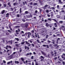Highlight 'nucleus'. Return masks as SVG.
<instances>
[{"instance_id":"f257e3e1","label":"nucleus","mask_w":65,"mask_h":65,"mask_svg":"<svg viewBox=\"0 0 65 65\" xmlns=\"http://www.w3.org/2000/svg\"><path fill=\"white\" fill-rule=\"evenodd\" d=\"M41 53L43 55H44L45 57H47V55H46V54L45 53H44L43 52V51H42Z\"/></svg>"},{"instance_id":"f03ea898","label":"nucleus","mask_w":65,"mask_h":65,"mask_svg":"<svg viewBox=\"0 0 65 65\" xmlns=\"http://www.w3.org/2000/svg\"><path fill=\"white\" fill-rule=\"evenodd\" d=\"M58 44H55V46H56V47L55 48L56 49H58L59 48V45H58Z\"/></svg>"},{"instance_id":"7ed1b4c3","label":"nucleus","mask_w":65,"mask_h":65,"mask_svg":"<svg viewBox=\"0 0 65 65\" xmlns=\"http://www.w3.org/2000/svg\"><path fill=\"white\" fill-rule=\"evenodd\" d=\"M25 28H27L28 27V24L27 23H25Z\"/></svg>"},{"instance_id":"20e7f679","label":"nucleus","mask_w":65,"mask_h":65,"mask_svg":"<svg viewBox=\"0 0 65 65\" xmlns=\"http://www.w3.org/2000/svg\"><path fill=\"white\" fill-rule=\"evenodd\" d=\"M22 3L23 4V5H25V4L26 5L27 4V2H26V1H25L24 2H22Z\"/></svg>"},{"instance_id":"39448f33","label":"nucleus","mask_w":65,"mask_h":65,"mask_svg":"<svg viewBox=\"0 0 65 65\" xmlns=\"http://www.w3.org/2000/svg\"><path fill=\"white\" fill-rule=\"evenodd\" d=\"M45 25L46 26V27H48L49 26H50V25L48 24L47 23H46V24Z\"/></svg>"},{"instance_id":"423d86ee","label":"nucleus","mask_w":65,"mask_h":65,"mask_svg":"<svg viewBox=\"0 0 65 65\" xmlns=\"http://www.w3.org/2000/svg\"><path fill=\"white\" fill-rule=\"evenodd\" d=\"M13 21H16V22H18V19L17 18H15L14 19Z\"/></svg>"},{"instance_id":"0eeeda50","label":"nucleus","mask_w":65,"mask_h":65,"mask_svg":"<svg viewBox=\"0 0 65 65\" xmlns=\"http://www.w3.org/2000/svg\"><path fill=\"white\" fill-rule=\"evenodd\" d=\"M52 20H53V21H55V22L56 23H58V22H57V20H56V19H52Z\"/></svg>"},{"instance_id":"6e6552de","label":"nucleus","mask_w":65,"mask_h":65,"mask_svg":"<svg viewBox=\"0 0 65 65\" xmlns=\"http://www.w3.org/2000/svg\"><path fill=\"white\" fill-rule=\"evenodd\" d=\"M39 3L41 5H42V2L41 0L39 1Z\"/></svg>"},{"instance_id":"1a4fd4ad","label":"nucleus","mask_w":65,"mask_h":65,"mask_svg":"<svg viewBox=\"0 0 65 65\" xmlns=\"http://www.w3.org/2000/svg\"><path fill=\"white\" fill-rule=\"evenodd\" d=\"M15 64H16V63H17V64H19V62L18 61H15Z\"/></svg>"},{"instance_id":"9d476101","label":"nucleus","mask_w":65,"mask_h":65,"mask_svg":"<svg viewBox=\"0 0 65 65\" xmlns=\"http://www.w3.org/2000/svg\"><path fill=\"white\" fill-rule=\"evenodd\" d=\"M5 12V10H4L2 11V14H4V13Z\"/></svg>"},{"instance_id":"9b49d317","label":"nucleus","mask_w":65,"mask_h":65,"mask_svg":"<svg viewBox=\"0 0 65 65\" xmlns=\"http://www.w3.org/2000/svg\"><path fill=\"white\" fill-rule=\"evenodd\" d=\"M15 40H17V41H19V39L18 38H15Z\"/></svg>"},{"instance_id":"f8f14e48","label":"nucleus","mask_w":65,"mask_h":65,"mask_svg":"<svg viewBox=\"0 0 65 65\" xmlns=\"http://www.w3.org/2000/svg\"><path fill=\"white\" fill-rule=\"evenodd\" d=\"M32 17V15H28V18H31V17Z\"/></svg>"},{"instance_id":"ddd939ff","label":"nucleus","mask_w":65,"mask_h":65,"mask_svg":"<svg viewBox=\"0 0 65 65\" xmlns=\"http://www.w3.org/2000/svg\"><path fill=\"white\" fill-rule=\"evenodd\" d=\"M53 46V45L52 44H50L49 45V47H52Z\"/></svg>"},{"instance_id":"4468645a","label":"nucleus","mask_w":65,"mask_h":65,"mask_svg":"<svg viewBox=\"0 0 65 65\" xmlns=\"http://www.w3.org/2000/svg\"><path fill=\"white\" fill-rule=\"evenodd\" d=\"M8 42H11V44H12V40H11L10 41H9Z\"/></svg>"},{"instance_id":"2eb2a0df","label":"nucleus","mask_w":65,"mask_h":65,"mask_svg":"<svg viewBox=\"0 0 65 65\" xmlns=\"http://www.w3.org/2000/svg\"><path fill=\"white\" fill-rule=\"evenodd\" d=\"M6 35L7 36L9 35V34L8 32H6Z\"/></svg>"},{"instance_id":"dca6fc26","label":"nucleus","mask_w":65,"mask_h":65,"mask_svg":"<svg viewBox=\"0 0 65 65\" xmlns=\"http://www.w3.org/2000/svg\"><path fill=\"white\" fill-rule=\"evenodd\" d=\"M28 34L29 35H31V33L30 32H28Z\"/></svg>"},{"instance_id":"f3484780","label":"nucleus","mask_w":65,"mask_h":65,"mask_svg":"<svg viewBox=\"0 0 65 65\" xmlns=\"http://www.w3.org/2000/svg\"><path fill=\"white\" fill-rule=\"evenodd\" d=\"M9 15V13H7L6 14V17H8V15Z\"/></svg>"},{"instance_id":"a211bd4d","label":"nucleus","mask_w":65,"mask_h":65,"mask_svg":"<svg viewBox=\"0 0 65 65\" xmlns=\"http://www.w3.org/2000/svg\"><path fill=\"white\" fill-rule=\"evenodd\" d=\"M21 60H22V61H24V59L23 58H21Z\"/></svg>"},{"instance_id":"6ab92c4d","label":"nucleus","mask_w":65,"mask_h":65,"mask_svg":"<svg viewBox=\"0 0 65 65\" xmlns=\"http://www.w3.org/2000/svg\"><path fill=\"white\" fill-rule=\"evenodd\" d=\"M37 4H37V3H35L33 4V5H37Z\"/></svg>"},{"instance_id":"aec40b11","label":"nucleus","mask_w":65,"mask_h":65,"mask_svg":"<svg viewBox=\"0 0 65 65\" xmlns=\"http://www.w3.org/2000/svg\"><path fill=\"white\" fill-rule=\"evenodd\" d=\"M58 2L59 3H62V2H61V0H58Z\"/></svg>"},{"instance_id":"412c9836","label":"nucleus","mask_w":65,"mask_h":65,"mask_svg":"<svg viewBox=\"0 0 65 65\" xmlns=\"http://www.w3.org/2000/svg\"><path fill=\"white\" fill-rule=\"evenodd\" d=\"M16 28H20V26H16L15 27Z\"/></svg>"},{"instance_id":"4be33fe9","label":"nucleus","mask_w":65,"mask_h":65,"mask_svg":"<svg viewBox=\"0 0 65 65\" xmlns=\"http://www.w3.org/2000/svg\"><path fill=\"white\" fill-rule=\"evenodd\" d=\"M22 12V8H20V13H21Z\"/></svg>"},{"instance_id":"5701e85b","label":"nucleus","mask_w":65,"mask_h":65,"mask_svg":"<svg viewBox=\"0 0 65 65\" xmlns=\"http://www.w3.org/2000/svg\"><path fill=\"white\" fill-rule=\"evenodd\" d=\"M48 6V5H46L44 7H47Z\"/></svg>"},{"instance_id":"b1692460","label":"nucleus","mask_w":65,"mask_h":65,"mask_svg":"<svg viewBox=\"0 0 65 65\" xmlns=\"http://www.w3.org/2000/svg\"><path fill=\"white\" fill-rule=\"evenodd\" d=\"M59 23H63V22L62 21H60Z\"/></svg>"},{"instance_id":"393cba45","label":"nucleus","mask_w":65,"mask_h":65,"mask_svg":"<svg viewBox=\"0 0 65 65\" xmlns=\"http://www.w3.org/2000/svg\"><path fill=\"white\" fill-rule=\"evenodd\" d=\"M25 13L26 14H28V11H25Z\"/></svg>"},{"instance_id":"a878e982","label":"nucleus","mask_w":65,"mask_h":65,"mask_svg":"<svg viewBox=\"0 0 65 65\" xmlns=\"http://www.w3.org/2000/svg\"><path fill=\"white\" fill-rule=\"evenodd\" d=\"M35 62V65H38V63L37 62V61H36Z\"/></svg>"},{"instance_id":"bb28decb","label":"nucleus","mask_w":65,"mask_h":65,"mask_svg":"<svg viewBox=\"0 0 65 65\" xmlns=\"http://www.w3.org/2000/svg\"><path fill=\"white\" fill-rule=\"evenodd\" d=\"M31 32L32 33H33L34 32V30H31Z\"/></svg>"},{"instance_id":"cd10ccee","label":"nucleus","mask_w":65,"mask_h":65,"mask_svg":"<svg viewBox=\"0 0 65 65\" xmlns=\"http://www.w3.org/2000/svg\"><path fill=\"white\" fill-rule=\"evenodd\" d=\"M11 9L12 11H13V10H14V8H11Z\"/></svg>"},{"instance_id":"c85d7f7f","label":"nucleus","mask_w":65,"mask_h":65,"mask_svg":"<svg viewBox=\"0 0 65 65\" xmlns=\"http://www.w3.org/2000/svg\"><path fill=\"white\" fill-rule=\"evenodd\" d=\"M41 58H42V59H44V57H43V56H41Z\"/></svg>"},{"instance_id":"c756f323","label":"nucleus","mask_w":65,"mask_h":65,"mask_svg":"<svg viewBox=\"0 0 65 65\" xmlns=\"http://www.w3.org/2000/svg\"><path fill=\"white\" fill-rule=\"evenodd\" d=\"M31 59H34V56H32L31 57Z\"/></svg>"},{"instance_id":"7c9ffc66","label":"nucleus","mask_w":65,"mask_h":65,"mask_svg":"<svg viewBox=\"0 0 65 65\" xmlns=\"http://www.w3.org/2000/svg\"><path fill=\"white\" fill-rule=\"evenodd\" d=\"M54 24V26H55V27H57V23H55Z\"/></svg>"},{"instance_id":"2f4dec72","label":"nucleus","mask_w":65,"mask_h":65,"mask_svg":"<svg viewBox=\"0 0 65 65\" xmlns=\"http://www.w3.org/2000/svg\"><path fill=\"white\" fill-rule=\"evenodd\" d=\"M25 43V42H22L21 43V44H24Z\"/></svg>"},{"instance_id":"473e14b6","label":"nucleus","mask_w":65,"mask_h":65,"mask_svg":"<svg viewBox=\"0 0 65 65\" xmlns=\"http://www.w3.org/2000/svg\"><path fill=\"white\" fill-rule=\"evenodd\" d=\"M32 44V46H33V47H34V46H35V45H34V44H33V43H32L31 44Z\"/></svg>"},{"instance_id":"72a5a7b5","label":"nucleus","mask_w":65,"mask_h":65,"mask_svg":"<svg viewBox=\"0 0 65 65\" xmlns=\"http://www.w3.org/2000/svg\"><path fill=\"white\" fill-rule=\"evenodd\" d=\"M46 12H47V13H48V12H49V11H48V10H46Z\"/></svg>"},{"instance_id":"f704fd0d","label":"nucleus","mask_w":65,"mask_h":65,"mask_svg":"<svg viewBox=\"0 0 65 65\" xmlns=\"http://www.w3.org/2000/svg\"><path fill=\"white\" fill-rule=\"evenodd\" d=\"M29 53H27L26 54V56H29Z\"/></svg>"},{"instance_id":"c9c22d12","label":"nucleus","mask_w":65,"mask_h":65,"mask_svg":"<svg viewBox=\"0 0 65 65\" xmlns=\"http://www.w3.org/2000/svg\"><path fill=\"white\" fill-rule=\"evenodd\" d=\"M16 46L17 47H19V44H16Z\"/></svg>"},{"instance_id":"e433bc0d","label":"nucleus","mask_w":65,"mask_h":65,"mask_svg":"<svg viewBox=\"0 0 65 65\" xmlns=\"http://www.w3.org/2000/svg\"><path fill=\"white\" fill-rule=\"evenodd\" d=\"M8 32H9L10 33H11V31L10 30H8Z\"/></svg>"},{"instance_id":"4c0bfd02","label":"nucleus","mask_w":65,"mask_h":65,"mask_svg":"<svg viewBox=\"0 0 65 65\" xmlns=\"http://www.w3.org/2000/svg\"><path fill=\"white\" fill-rule=\"evenodd\" d=\"M37 12H38V11H37V10H36L35 11V13H37Z\"/></svg>"},{"instance_id":"58836bf2","label":"nucleus","mask_w":65,"mask_h":65,"mask_svg":"<svg viewBox=\"0 0 65 65\" xmlns=\"http://www.w3.org/2000/svg\"><path fill=\"white\" fill-rule=\"evenodd\" d=\"M8 47L10 48H11V47L10 45H9L8 46Z\"/></svg>"},{"instance_id":"ea45409f","label":"nucleus","mask_w":65,"mask_h":65,"mask_svg":"<svg viewBox=\"0 0 65 65\" xmlns=\"http://www.w3.org/2000/svg\"><path fill=\"white\" fill-rule=\"evenodd\" d=\"M57 36H60V35L59 34H58L56 35Z\"/></svg>"},{"instance_id":"a19ab883","label":"nucleus","mask_w":65,"mask_h":65,"mask_svg":"<svg viewBox=\"0 0 65 65\" xmlns=\"http://www.w3.org/2000/svg\"><path fill=\"white\" fill-rule=\"evenodd\" d=\"M30 5H33V3L32 2H31V3H30Z\"/></svg>"},{"instance_id":"79ce46f5","label":"nucleus","mask_w":65,"mask_h":65,"mask_svg":"<svg viewBox=\"0 0 65 65\" xmlns=\"http://www.w3.org/2000/svg\"><path fill=\"white\" fill-rule=\"evenodd\" d=\"M47 42H48V43H51V41L48 40L47 41Z\"/></svg>"},{"instance_id":"37998d69","label":"nucleus","mask_w":65,"mask_h":65,"mask_svg":"<svg viewBox=\"0 0 65 65\" xmlns=\"http://www.w3.org/2000/svg\"><path fill=\"white\" fill-rule=\"evenodd\" d=\"M37 42H38V43H39V40L37 39Z\"/></svg>"},{"instance_id":"c03bdc74","label":"nucleus","mask_w":65,"mask_h":65,"mask_svg":"<svg viewBox=\"0 0 65 65\" xmlns=\"http://www.w3.org/2000/svg\"><path fill=\"white\" fill-rule=\"evenodd\" d=\"M62 58H64L63 59V60H65V57H63L62 56Z\"/></svg>"},{"instance_id":"a18cd8bd","label":"nucleus","mask_w":65,"mask_h":65,"mask_svg":"<svg viewBox=\"0 0 65 65\" xmlns=\"http://www.w3.org/2000/svg\"><path fill=\"white\" fill-rule=\"evenodd\" d=\"M30 42V43H32V41H31V40H29Z\"/></svg>"},{"instance_id":"49530a36","label":"nucleus","mask_w":65,"mask_h":65,"mask_svg":"<svg viewBox=\"0 0 65 65\" xmlns=\"http://www.w3.org/2000/svg\"><path fill=\"white\" fill-rule=\"evenodd\" d=\"M22 51V49H20V53H21V52Z\"/></svg>"},{"instance_id":"de8ad7c7","label":"nucleus","mask_w":65,"mask_h":65,"mask_svg":"<svg viewBox=\"0 0 65 65\" xmlns=\"http://www.w3.org/2000/svg\"><path fill=\"white\" fill-rule=\"evenodd\" d=\"M48 20H49V21H51V18H48Z\"/></svg>"},{"instance_id":"09e8293b","label":"nucleus","mask_w":65,"mask_h":65,"mask_svg":"<svg viewBox=\"0 0 65 65\" xmlns=\"http://www.w3.org/2000/svg\"><path fill=\"white\" fill-rule=\"evenodd\" d=\"M46 46H47V48H49V46H48V45H46Z\"/></svg>"},{"instance_id":"8fccbe9b","label":"nucleus","mask_w":65,"mask_h":65,"mask_svg":"<svg viewBox=\"0 0 65 65\" xmlns=\"http://www.w3.org/2000/svg\"><path fill=\"white\" fill-rule=\"evenodd\" d=\"M27 48L28 50H29L30 49V48H29V47H27Z\"/></svg>"},{"instance_id":"3c124183","label":"nucleus","mask_w":65,"mask_h":65,"mask_svg":"<svg viewBox=\"0 0 65 65\" xmlns=\"http://www.w3.org/2000/svg\"><path fill=\"white\" fill-rule=\"evenodd\" d=\"M57 59V57H55L54 58V60H56Z\"/></svg>"},{"instance_id":"603ef678","label":"nucleus","mask_w":65,"mask_h":65,"mask_svg":"<svg viewBox=\"0 0 65 65\" xmlns=\"http://www.w3.org/2000/svg\"><path fill=\"white\" fill-rule=\"evenodd\" d=\"M4 7H6V4H4Z\"/></svg>"},{"instance_id":"864d4df0","label":"nucleus","mask_w":65,"mask_h":65,"mask_svg":"<svg viewBox=\"0 0 65 65\" xmlns=\"http://www.w3.org/2000/svg\"><path fill=\"white\" fill-rule=\"evenodd\" d=\"M46 38H47L48 37V35H47L46 36Z\"/></svg>"},{"instance_id":"5fc2aeb1","label":"nucleus","mask_w":65,"mask_h":65,"mask_svg":"<svg viewBox=\"0 0 65 65\" xmlns=\"http://www.w3.org/2000/svg\"><path fill=\"white\" fill-rule=\"evenodd\" d=\"M47 16L48 17H50V15H49V14H48L47 15Z\"/></svg>"},{"instance_id":"6e6d98bb","label":"nucleus","mask_w":65,"mask_h":65,"mask_svg":"<svg viewBox=\"0 0 65 65\" xmlns=\"http://www.w3.org/2000/svg\"><path fill=\"white\" fill-rule=\"evenodd\" d=\"M25 49H27V46H25Z\"/></svg>"},{"instance_id":"4d7b16f0","label":"nucleus","mask_w":65,"mask_h":65,"mask_svg":"<svg viewBox=\"0 0 65 65\" xmlns=\"http://www.w3.org/2000/svg\"><path fill=\"white\" fill-rule=\"evenodd\" d=\"M13 5L15 6L16 5V3H14L13 4Z\"/></svg>"},{"instance_id":"13d9d810","label":"nucleus","mask_w":65,"mask_h":65,"mask_svg":"<svg viewBox=\"0 0 65 65\" xmlns=\"http://www.w3.org/2000/svg\"><path fill=\"white\" fill-rule=\"evenodd\" d=\"M25 42H26V44H28V42L27 41H25Z\"/></svg>"},{"instance_id":"bf43d9fd","label":"nucleus","mask_w":65,"mask_h":65,"mask_svg":"<svg viewBox=\"0 0 65 65\" xmlns=\"http://www.w3.org/2000/svg\"><path fill=\"white\" fill-rule=\"evenodd\" d=\"M43 46L45 47H46V45H43Z\"/></svg>"},{"instance_id":"052dcab7","label":"nucleus","mask_w":65,"mask_h":65,"mask_svg":"<svg viewBox=\"0 0 65 65\" xmlns=\"http://www.w3.org/2000/svg\"><path fill=\"white\" fill-rule=\"evenodd\" d=\"M10 64V61L8 62L7 63V64Z\"/></svg>"},{"instance_id":"680f3d73","label":"nucleus","mask_w":65,"mask_h":65,"mask_svg":"<svg viewBox=\"0 0 65 65\" xmlns=\"http://www.w3.org/2000/svg\"><path fill=\"white\" fill-rule=\"evenodd\" d=\"M22 21L23 22H25L26 21L25 19L23 20Z\"/></svg>"},{"instance_id":"e2e57ef3","label":"nucleus","mask_w":65,"mask_h":65,"mask_svg":"<svg viewBox=\"0 0 65 65\" xmlns=\"http://www.w3.org/2000/svg\"><path fill=\"white\" fill-rule=\"evenodd\" d=\"M51 55H52V56H54V53H51Z\"/></svg>"},{"instance_id":"0e129e2a","label":"nucleus","mask_w":65,"mask_h":65,"mask_svg":"<svg viewBox=\"0 0 65 65\" xmlns=\"http://www.w3.org/2000/svg\"><path fill=\"white\" fill-rule=\"evenodd\" d=\"M17 17H20V15H19V14H18L17 15Z\"/></svg>"},{"instance_id":"69168bd1","label":"nucleus","mask_w":65,"mask_h":65,"mask_svg":"<svg viewBox=\"0 0 65 65\" xmlns=\"http://www.w3.org/2000/svg\"><path fill=\"white\" fill-rule=\"evenodd\" d=\"M62 63L63 64V65H65V62H62Z\"/></svg>"},{"instance_id":"338daca9","label":"nucleus","mask_w":65,"mask_h":65,"mask_svg":"<svg viewBox=\"0 0 65 65\" xmlns=\"http://www.w3.org/2000/svg\"><path fill=\"white\" fill-rule=\"evenodd\" d=\"M28 34V32H26L25 33V35H27Z\"/></svg>"},{"instance_id":"774afa93","label":"nucleus","mask_w":65,"mask_h":65,"mask_svg":"<svg viewBox=\"0 0 65 65\" xmlns=\"http://www.w3.org/2000/svg\"><path fill=\"white\" fill-rule=\"evenodd\" d=\"M34 65V62H32V65Z\"/></svg>"}]
</instances>
